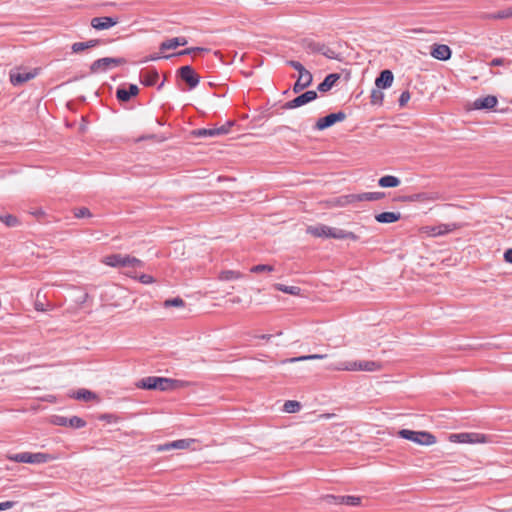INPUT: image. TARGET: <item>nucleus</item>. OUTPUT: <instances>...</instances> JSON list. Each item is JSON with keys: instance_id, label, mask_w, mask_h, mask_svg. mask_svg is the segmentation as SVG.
I'll return each instance as SVG.
<instances>
[{"instance_id": "nucleus-41", "label": "nucleus", "mask_w": 512, "mask_h": 512, "mask_svg": "<svg viewBox=\"0 0 512 512\" xmlns=\"http://www.w3.org/2000/svg\"><path fill=\"white\" fill-rule=\"evenodd\" d=\"M250 271L252 273H261V272H272L274 271V267L271 266V265H266V264H259V265H255L253 266Z\"/></svg>"}, {"instance_id": "nucleus-23", "label": "nucleus", "mask_w": 512, "mask_h": 512, "mask_svg": "<svg viewBox=\"0 0 512 512\" xmlns=\"http://www.w3.org/2000/svg\"><path fill=\"white\" fill-rule=\"evenodd\" d=\"M177 381L166 377L156 378V390L169 391L176 388Z\"/></svg>"}, {"instance_id": "nucleus-50", "label": "nucleus", "mask_w": 512, "mask_h": 512, "mask_svg": "<svg viewBox=\"0 0 512 512\" xmlns=\"http://www.w3.org/2000/svg\"><path fill=\"white\" fill-rule=\"evenodd\" d=\"M511 61L509 60H506L504 58H494L490 63L489 65L490 66H503V65H506V64H510Z\"/></svg>"}, {"instance_id": "nucleus-22", "label": "nucleus", "mask_w": 512, "mask_h": 512, "mask_svg": "<svg viewBox=\"0 0 512 512\" xmlns=\"http://www.w3.org/2000/svg\"><path fill=\"white\" fill-rule=\"evenodd\" d=\"M410 201H420V202H426V201H436L441 199V195L438 192H422L417 193L414 195H411L408 197Z\"/></svg>"}, {"instance_id": "nucleus-42", "label": "nucleus", "mask_w": 512, "mask_h": 512, "mask_svg": "<svg viewBox=\"0 0 512 512\" xmlns=\"http://www.w3.org/2000/svg\"><path fill=\"white\" fill-rule=\"evenodd\" d=\"M116 97H117L118 101H120L122 103H127L128 102V89L125 87L118 88L116 91Z\"/></svg>"}, {"instance_id": "nucleus-33", "label": "nucleus", "mask_w": 512, "mask_h": 512, "mask_svg": "<svg viewBox=\"0 0 512 512\" xmlns=\"http://www.w3.org/2000/svg\"><path fill=\"white\" fill-rule=\"evenodd\" d=\"M301 409V404L295 400H287L283 405V411L286 413H296Z\"/></svg>"}, {"instance_id": "nucleus-21", "label": "nucleus", "mask_w": 512, "mask_h": 512, "mask_svg": "<svg viewBox=\"0 0 512 512\" xmlns=\"http://www.w3.org/2000/svg\"><path fill=\"white\" fill-rule=\"evenodd\" d=\"M106 265L112 267H125L128 264V256L113 254L106 256L103 261Z\"/></svg>"}, {"instance_id": "nucleus-7", "label": "nucleus", "mask_w": 512, "mask_h": 512, "mask_svg": "<svg viewBox=\"0 0 512 512\" xmlns=\"http://www.w3.org/2000/svg\"><path fill=\"white\" fill-rule=\"evenodd\" d=\"M52 423L57 426L62 427H72V428H83L86 425V421L78 416H72L70 418L60 415H54L52 417Z\"/></svg>"}, {"instance_id": "nucleus-8", "label": "nucleus", "mask_w": 512, "mask_h": 512, "mask_svg": "<svg viewBox=\"0 0 512 512\" xmlns=\"http://www.w3.org/2000/svg\"><path fill=\"white\" fill-rule=\"evenodd\" d=\"M346 119V114L343 111L337 113H331L325 117L319 118L315 124L316 130H324L337 122H342Z\"/></svg>"}, {"instance_id": "nucleus-6", "label": "nucleus", "mask_w": 512, "mask_h": 512, "mask_svg": "<svg viewBox=\"0 0 512 512\" xmlns=\"http://www.w3.org/2000/svg\"><path fill=\"white\" fill-rule=\"evenodd\" d=\"M235 124L234 121H228L224 125L215 128H202L194 131L197 137H217L229 133L231 127Z\"/></svg>"}, {"instance_id": "nucleus-37", "label": "nucleus", "mask_w": 512, "mask_h": 512, "mask_svg": "<svg viewBox=\"0 0 512 512\" xmlns=\"http://www.w3.org/2000/svg\"><path fill=\"white\" fill-rule=\"evenodd\" d=\"M0 222H3L7 227H15L19 223L18 219L15 216L10 215V214L1 216Z\"/></svg>"}, {"instance_id": "nucleus-25", "label": "nucleus", "mask_w": 512, "mask_h": 512, "mask_svg": "<svg viewBox=\"0 0 512 512\" xmlns=\"http://www.w3.org/2000/svg\"><path fill=\"white\" fill-rule=\"evenodd\" d=\"M401 218L399 212H382L375 216V219L379 223H394Z\"/></svg>"}, {"instance_id": "nucleus-5", "label": "nucleus", "mask_w": 512, "mask_h": 512, "mask_svg": "<svg viewBox=\"0 0 512 512\" xmlns=\"http://www.w3.org/2000/svg\"><path fill=\"white\" fill-rule=\"evenodd\" d=\"M449 441L453 443H485L487 442V437L481 433H454L449 435Z\"/></svg>"}, {"instance_id": "nucleus-32", "label": "nucleus", "mask_w": 512, "mask_h": 512, "mask_svg": "<svg viewBox=\"0 0 512 512\" xmlns=\"http://www.w3.org/2000/svg\"><path fill=\"white\" fill-rule=\"evenodd\" d=\"M243 277V274L235 270H224L220 272L218 278L221 281L237 280Z\"/></svg>"}, {"instance_id": "nucleus-15", "label": "nucleus", "mask_w": 512, "mask_h": 512, "mask_svg": "<svg viewBox=\"0 0 512 512\" xmlns=\"http://www.w3.org/2000/svg\"><path fill=\"white\" fill-rule=\"evenodd\" d=\"M325 500L330 504H346L349 506H358L361 502L360 497L357 496H334L327 495Z\"/></svg>"}, {"instance_id": "nucleus-55", "label": "nucleus", "mask_w": 512, "mask_h": 512, "mask_svg": "<svg viewBox=\"0 0 512 512\" xmlns=\"http://www.w3.org/2000/svg\"><path fill=\"white\" fill-rule=\"evenodd\" d=\"M175 39L178 42L177 43V47L185 46L188 43V41H187V39L185 37H175Z\"/></svg>"}, {"instance_id": "nucleus-28", "label": "nucleus", "mask_w": 512, "mask_h": 512, "mask_svg": "<svg viewBox=\"0 0 512 512\" xmlns=\"http://www.w3.org/2000/svg\"><path fill=\"white\" fill-rule=\"evenodd\" d=\"M157 376L145 377L135 383V386L140 389L156 390Z\"/></svg>"}, {"instance_id": "nucleus-63", "label": "nucleus", "mask_w": 512, "mask_h": 512, "mask_svg": "<svg viewBox=\"0 0 512 512\" xmlns=\"http://www.w3.org/2000/svg\"><path fill=\"white\" fill-rule=\"evenodd\" d=\"M276 335H278V336L282 335V331L277 332Z\"/></svg>"}, {"instance_id": "nucleus-52", "label": "nucleus", "mask_w": 512, "mask_h": 512, "mask_svg": "<svg viewBox=\"0 0 512 512\" xmlns=\"http://www.w3.org/2000/svg\"><path fill=\"white\" fill-rule=\"evenodd\" d=\"M101 40L99 39H91V40H88L86 41V44H87V48H94L96 46H99L101 44Z\"/></svg>"}, {"instance_id": "nucleus-36", "label": "nucleus", "mask_w": 512, "mask_h": 512, "mask_svg": "<svg viewBox=\"0 0 512 512\" xmlns=\"http://www.w3.org/2000/svg\"><path fill=\"white\" fill-rule=\"evenodd\" d=\"M177 41L175 38L167 39L163 42H161L159 49L161 52H164L166 50L170 49H176L177 48Z\"/></svg>"}, {"instance_id": "nucleus-12", "label": "nucleus", "mask_w": 512, "mask_h": 512, "mask_svg": "<svg viewBox=\"0 0 512 512\" xmlns=\"http://www.w3.org/2000/svg\"><path fill=\"white\" fill-rule=\"evenodd\" d=\"M178 72L181 79L185 81L191 89L199 84L200 78L191 66H182Z\"/></svg>"}, {"instance_id": "nucleus-60", "label": "nucleus", "mask_w": 512, "mask_h": 512, "mask_svg": "<svg viewBox=\"0 0 512 512\" xmlns=\"http://www.w3.org/2000/svg\"><path fill=\"white\" fill-rule=\"evenodd\" d=\"M232 301H233V303H239L241 300H240V298H239V297H236V298H234Z\"/></svg>"}, {"instance_id": "nucleus-18", "label": "nucleus", "mask_w": 512, "mask_h": 512, "mask_svg": "<svg viewBox=\"0 0 512 512\" xmlns=\"http://www.w3.org/2000/svg\"><path fill=\"white\" fill-rule=\"evenodd\" d=\"M498 103V99L493 95H488L482 98H477L474 103L473 107L476 110H489L493 109Z\"/></svg>"}, {"instance_id": "nucleus-56", "label": "nucleus", "mask_w": 512, "mask_h": 512, "mask_svg": "<svg viewBox=\"0 0 512 512\" xmlns=\"http://www.w3.org/2000/svg\"><path fill=\"white\" fill-rule=\"evenodd\" d=\"M272 337H273V335H271V334H262V335L255 336V338H257V339H262V340H266V341L271 340Z\"/></svg>"}, {"instance_id": "nucleus-39", "label": "nucleus", "mask_w": 512, "mask_h": 512, "mask_svg": "<svg viewBox=\"0 0 512 512\" xmlns=\"http://www.w3.org/2000/svg\"><path fill=\"white\" fill-rule=\"evenodd\" d=\"M154 449L156 452H164L172 449H177V440L165 444L156 445Z\"/></svg>"}, {"instance_id": "nucleus-35", "label": "nucleus", "mask_w": 512, "mask_h": 512, "mask_svg": "<svg viewBox=\"0 0 512 512\" xmlns=\"http://www.w3.org/2000/svg\"><path fill=\"white\" fill-rule=\"evenodd\" d=\"M163 306L165 308H169V307H184L185 306V302L182 298L180 297H175V298H172V299H167L164 301L163 303Z\"/></svg>"}, {"instance_id": "nucleus-38", "label": "nucleus", "mask_w": 512, "mask_h": 512, "mask_svg": "<svg viewBox=\"0 0 512 512\" xmlns=\"http://www.w3.org/2000/svg\"><path fill=\"white\" fill-rule=\"evenodd\" d=\"M454 229H456L455 224H442V225H439L437 228H435L434 231H435V234H437V235H443V234L453 231Z\"/></svg>"}, {"instance_id": "nucleus-31", "label": "nucleus", "mask_w": 512, "mask_h": 512, "mask_svg": "<svg viewBox=\"0 0 512 512\" xmlns=\"http://www.w3.org/2000/svg\"><path fill=\"white\" fill-rule=\"evenodd\" d=\"M324 358H326V355H323V354H312V355H305V356L287 358V359L282 360L281 363L282 364L295 363V362H300V361L324 359Z\"/></svg>"}, {"instance_id": "nucleus-44", "label": "nucleus", "mask_w": 512, "mask_h": 512, "mask_svg": "<svg viewBox=\"0 0 512 512\" xmlns=\"http://www.w3.org/2000/svg\"><path fill=\"white\" fill-rule=\"evenodd\" d=\"M74 216L76 218H84V217H90L91 216V212L88 208L86 207H81V208H76L74 210Z\"/></svg>"}, {"instance_id": "nucleus-30", "label": "nucleus", "mask_w": 512, "mask_h": 512, "mask_svg": "<svg viewBox=\"0 0 512 512\" xmlns=\"http://www.w3.org/2000/svg\"><path fill=\"white\" fill-rule=\"evenodd\" d=\"M72 397L77 400H82L85 402H89V401L97 398V396L94 392L87 390V389H79L78 391H76L73 394Z\"/></svg>"}, {"instance_id": "nucleus-2", "label": "nucleus", "mask_w": 512, "mask_h": 512, "mask_svg": "<svg viewBox=\"0 0 512 512\" xmlns=\"http://www.w3.org/2000/svg\"><path fill=\"white\" fill-rule=\"evenodd\" d=\"M333 370L337 371H367V372H375L381 369V364L376 361H348V362H340L331 367Z\"/></svg>"}, {"instance_id": "nucleus-20", "label": "nucleus", "mask_w": 512, "mask_h": 512, "mask_svg": "<svg viewBox=\"0 0 512 512\" xmlns=\"http://www.w3.org/2000/svg\"><path fill=\"white\" fill-rule=\"evenodd\" d=\"M394 80L393 73L390 70H383L375 80V85L379 89L389 88Z\"/></svg>"}, {"instance_id": "nucleus-9", "label": "nucleus", "mask_w": 512, "mask_h": 512, "mask_svg": "<svg viewBox=\"0 0 512 512\" xmlns=\"http://www.w3.org/2000/svg\"><path fill=\"white\" fill-rule=\"evenodd\" d=\"M317 98V92L314 90H309L304 92L303 94L295 97L294 99L286 102L283 106L284 109H295L301 107Z\"/></svg>"}, {"instance_id": "nucleus-29", "label": "nucleus", "mask_w": 512, "mask_h": 512, "mask_svg": "<svg viewBox=\"0 0 512 512\" xmlns=\"http://www.w3.org/2000/svg\"><path fill=\"white\" fill-rule=\"evenodd\" d=\"M107 58H100V59H97L95 60L91 65H90V72L95 74V73H99V72H105L107 71L109 68L108 64H107Z\"/></svg>"}, {"instance_id": "nucleus-51", "label": "nucleus", "mask_w": 512, "mask_h": 512, "mask_svg": "<svg viewBox=\"0 0 512 512\" xmlns=\"http://www.w3.org/2000/svg\"><path fill=\"white\" fill-rule=\"evenodd\" d=\"M16 505L15 501H4L0 502V511L11 509Z\"/></svg>"}, {"instance_id": "nucleus-1", "label": "nucleus", "mask_w": 512, "mask_h": 512, "mask_svg": "<svg viewBox=\"0 0 512 512\" xmlns=\"http://www.w3.org/2000/svg\"><path fill=\"white\" fill-rule=\"evenodd\" d=\"M306 231L308 234L318 238H333L339 240L350 239L353 241L358 240V236L351 231L330 227L324 224L308 226Z\"/></svg>"}, {"instance_id": "nucleus-17", "label": "nucleus", "mask_w": 512, "mask_h": 512, "mask_svg": "<svg viewBox=\"0 0 512 512\" xmlns=\"http://www.w3.org/2000/svg\"><path fill=\"white\" fill-rule=\"evenodd\" d=\"M117 18L113 17H94L91 19V26L96 30H105L117 24Z\"/></svg>"}, {"instance_id": "nucleus-48", "label": "nucleus", "mask_w": 512, "mask_h": 512, "mask_svg": "<svg viewBox=\"0 0 512 512\" xmlns=\"http://www.w3.org/2000/svg\"><path fill=\"white\" fill-rule=\"evenodd\" d=\"M409 100H410V93H409V91H407V90L403 91L401 93L400 97H399V100H398L399 106L400 107H404L408 103Z\"/></svg>"}, {"instance_id": "nucleus-16", "label": "nucleus", "mask_w": 512, "mask_h": 512, "mask_svg": "<svg viewBox=\"0 0 512 512\" xmlns=\"http://www.w3.org/2000/svg\"><path fill=\"white\" fill-rule=\"evenodd\" d=\"M158 78L159 74L155 69H142L139 73V80L146 87L156 85Z\"/></svg>"}, {"instance_id": "nucleus-13", "label": "nucleus", "mask_w": 512, "mask_h": 512, "mask_svg": "<svg viewBox=\"0 0 512 512\" xmlns=\"http://www.w3.org/2000/svg\"><path fill=\"white\" fill-rule=\"evenodd\" d=\"M385 197L384 192H364L360 194H351L346 196L347 202H360V201H378Z\"/></svg>"}, {"instance_id": "nucleus-54", "label": "nucleus", "mask_w": 512, "mask_h": 512, "mask_svg": "<svg viewBox=\"0 0 512 512\" xmlns=\"http://www.w3.org/2000/svg\"><path fill=\"white\" fill-rule=\"evenodd\" d=\"M504 259L506 262L512 264V248H509L504 252Z\"/></svg>"}, {"instance_id": "nucleus-57", "label": "nucleus", "mask_w": 512, "mask_h": 512, "mask_svg": "<svg viewBox=\"0 0 512 512\" xmlns=\"http://www.w3.org/2000/svg\"><path fill=\"white\" fill-rule=\"evenodd\" d=\"M157 136L155 134H149V135H146V136H142L140 138H136L135 141L136 142H139L141 140H144V139H156Z\"/></svg>"}, {"instance_id": "nucleus-19", "label": "nucleus", "mask_w": 512, "mask_h": 512, "mask_svg": "<svg viewBox=\"0 0 512 512\" xmlns=\"http://www.w3.org/2000/svg\"><path fill=\"white\" fill-rule=\"evenodd\" d=\"M313 76L309 71H305L298 76L297 81L293 85V92L299 93L305 88L309 87L312 83Z\"/></svg>"}, {"instance_id": "nucleus-58", "label": "nucleus", "mask_w": 512, "mask_h": 512, "mask_svg": "<svg viewBox=\"0 0 512 512\" xmlns=\"http://www.w3.org/2000/svg\"><path fill=\"white\" fill-rule=\"evenodd\" d=\"M35 309L37 311H45L44 305L42 303H40V302H36L35 303Z\"/></svg>"}, {"instance_id": "nucleus-40", "label": "nucleus", "mask_w": 512, "mask_h": 512, "mask_svg": "<svg viewBox=\"0 0 512 512\" xmlns=\"http://www.w3.org/2000/svg\"><path fill=\"white\" fill-rule=\"evenodd\" d=\"M383 98H384V94H383V92H381L379 90V88L372 90V92H371V103L372 104H379V105L382 104Z\"/></svg>"}, {"instance_id": "nucleus-53", "label": "nucleus", "mask_w": 512, "mask_h": 512, "mask_svg": "<svg viewBox=\"0 0 512 512\" xmlns=\"http://www.w3.org/2000/svg\"><path fill=\"white\" fill-rule=\"evenodd\" d=\"M139 94V88L135 84H130V98Z\"/></svg>"}, {"instance_id": "nucleus-14", "label": "nucleus", "mask_w": 512, "mask_h": 512, "mask_svg": "<svg viewBox=\"0 0 512 512\" xmlns=\"http://www.w3.org/2000/svg\"><path fill=\"white\" fill-rule=\"evenodd\" d=\"M452 51L448 45L434 44L431 47L430 55L440 61H446L451 58Z\"/></svg>"}, {"instance_id": "nucleus-49", "label": "nucleus", "mask_w": 512, "mask_h": 512, "mask_svg": "<svg viewBox=\"0 0 512 512\" xmlns=\"http://www.w3.org/2000/svg\"><path fill=\"white\" fill-rule=\"evenodd\" d=\"M106 58L108 60L107 64H108L109 68L114 67V66H118L119 64L125 62L124 58H113V57H106Z\"/></svg>"}, {"instance_id": "nucleus-10", "label": "nucleus", "mask_w": 512, "mask_h": 512, "mask_svg": "<svg viewBox=\"0 0 512 512\" xmlns=\"http://www.w3.org/2000/svg\"><path fill=\"white\" fill-rule=\"evenodd\" d=\"M38 74V70L34 69L33 71H21V69L11 70L9 73L10 82L14 86L21 85L33 78H35Z\"/></svg>"}, {"instance_id": "nucleus-47", "label": "nucleus", "mask_w": 512, "mask_h": 512, "mask_svg": "<svg viewBox=\"0 0 512 512\" xmlns=\"http://www.w3.org/2000/svg\"><path fill=\"white\" fill-rule=\"evenodd\" d=\"M71 49L74 53H79L88 48L86 42H75L72 44Z\"/></svg>"}, {"instance_id": "nucleus-26", "label": "nucleus", "mask_w": 512, "mask_h": 512, "mask_svg": "<svg viewBox=\"0 0 512 512\" xmlns=\"http://www.w3.org/2000/svg\"><path fill=\"white\" fill-rule=\"evenodd\" d=\"M483 18L493 20L512 18V6L506 7L494 13H486L484 14Z\"/></svg>"}, {"instance_id": "nucleus-59", "label": "nucleus", "mask_w": 512, "mask_h": 512, "mask_svg": "<svg viewBox=\"0 0 512 512\" xmlns=\"http://www.w3.org/2000/svg\"><path fill=\"white\" fill-rule=\"evenodd\" d=\"M43 214H44V212L42 210H38V211L35 212V215H37V216L38 215H43Z\"/></svg>"}, {"instance_id": "nucleus-11", "label": "nucleus", "mask_w": 512, "mask_h": 512, "mask_svg": "<svg viewBox=\"0 0 512 512\" xmlns=\"http://www.w3.org/2000/svg\"><path fill=\"white\" fill-rule=\"evenodd\" d=\"M142 262L136 258H130V279L137 280L142 284H151L155 281L154 277L145 274L139 273L136 268L141 266Z\"/></svg>"}, {"instance_id": "nucleus-45", "label": "nucleus", "mask_w": 512, "mask_h": 512, "mask_svg": "<svg viewBox=\"0 0 512 512\" xmlns=\"http://www.w3.org/2000/svg\"><path fill=\"white\" fill-rule=\"evenodd\" d=\"M204 51H208L206 48H202V47H191V48H187L183 51H180L179 53H177L176 55H189V54H192V53H197V52H204ZM175 54H173L172 56H174Z\"/></svg>"}, {"instance_id": "nucleus-4", "label": "nucleus", "mask_w": 512, "mask_h": 512, "mask_svg": "<svg viewBox=\"0 0 512 512\" xmlns=\"http://www.w3.org/2000/svg\"><path fill=\"white\" fill-rule=\"evenodd\" d=\"M53 457L47 453L21 452L9 456V460L17 463L41 464L52 460Z\"/></svg>"}, {"instance_id": "nucleus-27", "label": "nucleus", "mask_w": 512, "mask_h": 512, "mask_svg": "<svg viewBox=\"0 0 512 512\" xmlns=\"http://www.w3.org/2000/svg\"><path fill=\"white\" fill-rule=\"evenodd\" d=\"M400 179L393 175H385L378 180V185L383 188H394L399 186Z\"/></svg>"}, {"instance_id": "nucleus-43", "label": "nucleus", "mask_w": 512, "mask_h": 512, "mask_svg": "<svg viewBox=\"0 0 512 512\" xmlns=\"http://www.w3.org/2000/svg\"><path fill=\"white\" fill-rule=\"evenodd\" d=\"M195 442H196L195 439H179V440H177V449H179V450L188 449Z\"/></svg>"}, {"instance_id": "nucleus-46", "label": "nucleus", "mask_w": 512, "mask_h": 512, "mask_svg": "<svg viewBox=\"0 0 512 512\" xmlns=\"http://www.w3.org/2000/svg\"><path fill=\"white\" fill-rule=\"evenodd\" d=\"M287 64H288L290 67H292V68H294L295 70H297V71L299 72V75H300L301 73H304L305 71H307V70L304 68V66H303L300 62H298V61H295V60H289V61H287Z\"/></svg>"}, {"instance_id": "nucleus-3", "label": "nucleus", "mask_w": 512, "mask_h": 512, "mask_svg": "<svg viewBox=\"0 0 512 512\" xmlns=\"http://www.w3.org/2000/svg\"><path fill=\"white\" fill-rule=\"evenodd\" d=\"M398 435L419 445L430 446L436 443V437L427 431L402 429L398 432Z\"/></svg>"}, {"instance_id": "nucleus-24", "label": "nucleus", "mask_w": 512, "mask_h": 512, "mask_svg": "<svg viewBox=\"0 0 512 512\" xmlns=\"http://www.w3.org/2000/svg\"><path fill=\"white\" fill-rule=\"evenodd\" d=\"M339 75L332 73L325 77V79L318 85L317 89L320 92H327L329 91L335 83L338 81Z\"/></svg>"}, {"instance_id": "nucleus-34", "label": "nucleus", "mask_w": 512, "mask_h": 512, "mask_svg": "<svg viewBox=\"0 0 512 512\" xmlns=\"http://www.w3.org/2000/svg\"><path fill=\"white\" fill-rule=\"evenodd\" d=\"M275 288L290 295H299L301 291V289L297 286H286L284 284H276Z\"/></svg>"}, {"instance_id": "nucleus-61", "label": "nucleus", "mask_w": 512, "mask_h": 512, "mask_svg": "<svg viewBox=\"0 0 512 512\" xmlns=\"http://www.w3.org/2000/svg\"><path fill=\"white\" fill-rule=\"evenodd\" d=\"M164 85V80L157 86V89L160 90Z\"/></svg>"}, {"instance_id": "nucleus-62", "label": "nucleus", "mask_w": 512, "mask_h": 512, "mask_svg": "<svg viewBox=\"0 0 512 512\" xmlns=\"http://www.w3.org/2000/svg\"><path fill=\"white\" fill-rule=\"evenodd\" d=\"M414 31L417 33H421V32H423V29H415Z\"/></svg>"}]
</instances>
